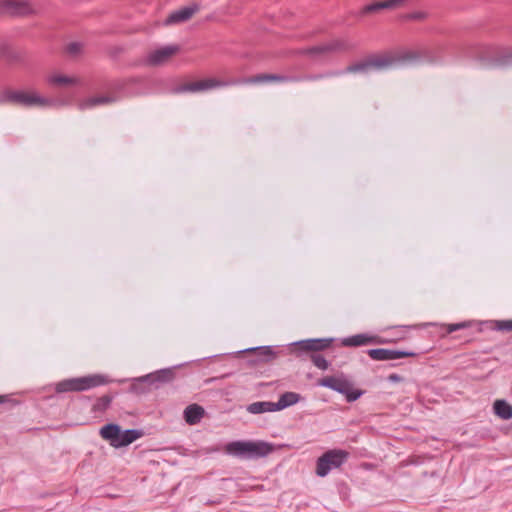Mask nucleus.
<instances>
[{"instance_id":"10","label":"nucleus","mask_w":512,"mask_h":512,"mask_svg":"<svg viewBox=\"0 0 512 512\" xmlns=\"http://www.w3.org/2000/svg\"><path fill=\"white\" fill-rule=\"evenodd\" d=\"M228 82H224L221 80H217L215 78H207L194 82H187L177 85L172 89L174 94H182V93H198L202 91H207L213 88L223 87L228 85Z\"/></svg>"},{"instance_id":"2","label":"nucleus","mask_w":512,"mask_h":512,"mask_svg":"<svg viewBox=\"0 0 512 512\" xmlns=\"http://www.w3.org/2000/svg\"><path fill=\"white\" fill-rule=\"evenodd\" d=\"M334 342V338H310L290 343L287 350L296 358L301 360L308 358L318 369L327 370L330 363L319 352L327 350Z\"/></svg>"},{"instance_id":"31","label":"nucleus","mask_w":512,"mask_h":512,"mask_svg":"<svg viewBox=\"0 0 512 512\" xmlns=\"http://www.w3.org/2000/svg\"><path fill=\"white\" fill-rule=\"evenodd\" d=\"M83 45L79 42H71L66 47V52L72 56H76L82 51Z\"/></svg>"},{"instance_id":"27","label":"nucleus","mask_w":512,"mask_h":512,"mask_svg":"<svg viewBox=\"0 0 512 512\" xmlns=\"http://www.w3.org/2000/svg\"><path fill=\"white\" fill-rule=\"evenodd\" d=\"M114 101V98L109 96H95L90 97L81 104V109L94 107L96 105L108 104Z\"/></svg>"},{"instance_id":"11","label":"nucleus","mask_w":512,"mask_h":512,"mask_svg":"<svg viewBox=\"0 0 512 512\" xmlns=\"http://www.w3.org/2000/svg\"><path fill=\"white\" fill-rule=\"evenodd\" d=\"M368 356L375 361H387L406 357H416L419 353L410 350L375 348L367 350Z\"/></svg>"},{"instance_id":"32","label":"nucleus","mask_w":512,"mask_h":512,"mask_svg":"<svg viewBox=\"0 0 512 512\" xmlns=\"http://www.w3.org/2000/svg\"><path fill=\"white\" fill-rule=\"evenodd\" d=\"M427 16V14L423 11H415V12H411V13H408L405 15V19L407 20H423L425 19Z\"/></svg>"},{"instance_id":"33","label":"nucleus","mask_w":512,"mask_h":512,"mask_svg":"<svg viewBox=\"0 0 512 512\" xmlns=\"http://www.w3.org/2000/svg\"><path fill=\"white\" fill-rule=\"evenodd\" d=\"M9 403L11 406L19 405V401L11 398L9 395H0V404Z\"/></svg>"},{"instance_id":"24","label":"nucleus","mask_w":512,"mask_h":512,"mask_svg":"<svg viewBox=\"0 0 512 512\" xmlns=\"http://www.w3.org/2000/svg\"><path fill=\"white\" fill-rule=\"evenodd\" d=\"M251 414H262L265 412H276L275 403L270 401H258L249 404L246 408Z\"/></svg>"},{"instance_id":"34","label":"nucleus","mask_w":512,"mask_h":512,"mask_svg":"<svg viewBox=\"0 0 512 512\" xmlns=\"http://www.w3.org/2000/svg\"><path fill=\"white\" fill-rule=\"evenodd\" d=\"M387 380L392 383H400L404 381V377L399 374L392 373L387 377Z\"/></svg>"},{"instance_id":"6","label":"nucleus","mask_w":512,"mask_h":512,"mask_svg":"<svg viewBox=\"0 0 512 512\" xmlns=\"http://www.w3.org/2000/svg\"><path fill=\"white\" fill-rule=\"evenodd\" d=\"M356 48L357 44L348 38H336L319 45L302 49L300 53L311 57H318L329 53H348L354 51Z\"/></svg>"},{"instance_id":"15","label":"nucleus","mask_w":512,"mask_h":512,"mask_svg":"<svg viewBox=\"0 0 512 512\" xmlns=\"http://www.w3.org/2000/svg\"><path fill=\"white\" fill-rule=\"evenodd\" d=\"M180 50L178 45H168L150 52L146 57V64L149 66H159L167 62L173 55Z\"/></svg>"},{"instance_id":"26","label":"nucleus","mask_w":512,"mask_h":512,"mask_svg":"<svg viewBox=\"0 0 512 512\" xmlns=\"http://www.w3.org/2000/svg\"><path fill=\"white\" fill-rule=\"evenodd\" d=\"M114 395L105 394L99 397L91 407V412L98 414L104 413L111 405Z\"/></svg>"},{"instance_id":"20","label":"nucleus","mask_w":512,"mask_h":512,"mask_svg":"<svg viewBox=\"0 0 512 512\" xmlns=\"http://www.w3.org/2000/svg\"><path fill=\"white\" fill-rule=\"evenodd\" d=\"M204 415V409L198 404H191L184 410V419L189 425L199 423Z\"/></svg>"},{"instance_id":"22","label":"nucleus","mask_w":512,"mask_h":512,"mask_svg":"<svg viewBox=\"0 0 512 512\" xmlns=\"http://www.w3.org/2000/svg\"><path fill=\"white\" fill-rule=\"evenodd\" d=\"M301 396L296 392H285L275 403V410L280 411L299 402Z\"/></svg>"},{"instance_id":"29","label":"nucleus","mask_w":512,"mask_h":512,"mask_svg":"<svg viewBox=\"0 0 512 512\" xmlns=\"http://www.w3.org/2000/svg\"><path fill=\"white\" fill-rule=\"evenodd\" d=\"M493 329L497 331H512V319L493 321Z\"/></svg>"},{"instance_id":"16","label":"nucleus","mask_w":512,"mask_h":512,"mask_svg":"<svg viewBox=\"0 0 512 512\" xmlns=\"http://www.w3.org/2000/svg\"><path fill=\"white\" fill-rule=\"evenodd\" d=\"M240 353L252 354L254 357L252 360H250L252 365H257L260 363H271L278 357L279 354V352L275 351L271 346L248 348L241 351Z\"/></svg>"},{"instance_id":"30","label":"nucleus","mask_w":512,"mask_h":512,"mask_svg":"<svg viewBox=\"0 0 512 512\" xmlns=\"http://www.w3.org/2000/svg\"><path fill=\"white\" fill-rule=\"evenodd\" d=\"M470 326L469 322H460V323H453V324H447L444 325L443 328L445 329V334H450L455 331L465 329Z\"/></svg>"},{"instance_id":"8","label":"nucleus","mask_w":512,"mask_h":512,"mask_svg":"<svg viewBox=\"0 0 512 512\" xmlns=\"http://www.w3.org/2000/svg\"><path fill=\"white\" fill-rule=\"evenodd\" d=\"M349 458V452L342 449H332L320 456L316 463V474L325 477L332 469L341 467Z\"/></svg>"},{"instance_id":"23","label":"nucleus","mask_w":512,"mask_h":512,"mask_svg":"<svg viewBox=\"0 0 512 512\" xmlns=\"http://www.w3.org/2000/svg\"><path fill=\"white\" fill-rule=\"evenodd\" d=\"M493 411L496 416L503 420H510L512 418V405L506 400L497 399L493 404Z\"/></svg>"},{"instance_id":"17","label":"nucleus","mask_w":512,"mask_h":512,"mask_svg":"<svg viewBox=\"0 0 512 512\" xmlns=\"http://www.w3.org/2000/svg\"><path fill=\"white\" fill-rule=\"evenodd\" d=\"M200 6L198 4H192L190 6L182 7L176 11H173L165 20L166 25H172L188 21L196 12H198Z\"/></svg>"},{"instance_id":"14","label":"nucleus","mask_w":512,"mask_h":512,"mask_svg":"<svg viewBox=\"0 0 512 512\" xmlns=\"http://www.w3.org/2000/svg\"><path fill=\"white\" fill-rule=\"evenodd\" d=\"M178 368V366H173L160 369L144 375L143 379L149 380V384L152 385L153 388L157 389L164 384L171 383L176 378V372Z\"/></svg>"},{"instance_id":"9","label":"nucleus","mask_w":512,"mask_h":512,"mask_svg":"<svg viewBox=\"0 0 512 512\" xmlns=\"http://www.w3.org/2000/svg\"><path fill=\"white\" fill-rule=\"evenodd\" d=\"M2 103H10L22 107L46 106L50 101L36 93L5 90L0 98Z\"/></svg>"},{"instance_id":"1","label":"nucleus","mask_w":512,"mask_h":512,"mask_svg":"<svg viewBox=\"0 0 512 512\" xmlns=\"http://www.w3.org/2000/svg\"><path fill=\"white\" fill-rule=\"evenodd\" d=\"M420 59V54L416 51H405L398 55L385 54L381 56L371 55L364 60L352 63L348 65L342 71H333L327 74H318V75H309L305 76L303 79L315 81L321 79L325 76H340L345 73H360V74H368L371 71H380L384 70L388 67H391L395 64H403V63H411ZM302 78L296 76H287L280 74H268L262 73L252 76L250 78L245 79L244 83L258 84V83H268V82H295L299 81Z\"/></svg>"},{"instance_id":"25","label":"nucleus","mask_w":512,"mask_h":512,"mask_svg":"<svg viewBox=\"0 0 512 512\" xmlns=\"http://www.w3.org/2000/svg\"><path fill=\"white\" fill-rule=\"evenodd\" d=\"M152 388L153 386L149 384V380L143 379V376H141L133 379L129 387V391L131 393L141 395L150 392Z\"/></svg>"},{"instance_id":"7","label":"nucleus","mask_w":512,"mask_h":512,"mask_svg":"<svg viewBox=\"0 0 512 512\" xmlns=\"http://www.w3.org/2000/svg\"><path fill=\"white\" fill-rule=\"evenodd\" d=\"M480 59L488 68H506L512 66V47L485 46Z\"/></svg>"},{"instance_id":"28","label":"nucleus","mask_w":512,"mask_h":512,"mask_svg":"<svg viewBox=\"0 0 512 512\" xmlns=\"http://www.w3.org/2000/svg\"><path fill=\"white\" fill-rule=\"evenodd\" d=\"M48 82L52 85L65 86L75 84L77 79L65 75H53L48 78Z\"/></svg>"},{"instance_id":"3","label":"nucleus","mask_w":512,"mask_h":512,"mask_svg":"<svg viewBox=\"0 0 512 512\" xmlns=\"http://www.w3.org/2000/svg\"><path fill=\"white\" fill-rule=\"evenodd\" d=\"M228 455L240 459H259L268 456L274 451V446L265 441H232L225 445Z\"/></svg>"},{"instance_id":"18","label":"nucleus","mask_w":512,"mask_h":512,"mask_svg":"<svg viewBox=\"0 0 512 512\" xmlns=\"http://www.w3.org/2000/svg\"><path fill=\"white\" fill-rule=\"evenodd\" d=\"M404 3H405V0H384V1L373 2V3L365 5L361 9L360 15L377 13L383 9H394L396 7L403 5Z\"/></svg>"},{"instance_id":"21","label":"nucleus","mask_w":512,"mask_h":512,"mask_svg":"<svg viewBox=\"0 0 512 512\" xmlns=\"http://www.w3.org/2000/svg\"><path fill=\"white\" fill-rule=\"evenodd\" d=\"M142 436H143V431L138 430V429L121 430L116 448L128 446L129 444L133 443L134 441L141 438Z\"/></svg>"},{"instance_id":"19","label":"nucleus","mask_w":512,"mask_h":512,"mask_svg":"<svg viewBox=\"0 0 512 512\" xmlns=\"http://www.w3.org/2000/svg\"><path fill=\"white\" fill-rule=\"evenodd\" d=\"M120 432L121 427L118 424L108 423L100 429L99 434L102 439L108 441L112 447L116 448Z\"/></svg>"},{"instance_id":"4","label":"nucleus","mask_w":512,"mask_h":512,"mask_svg":"<svg viewBox=\"0 0 512 512\" xmlns=\"http://www.w3.org/2000/svg\"><path fill=\"white\" fill-rule=\"evenodd\" d=\"M112 382L109 376L104 374H90L82 377L64 379L55 385L56 393L82 392L92 388L107 385Z\"/></svg>"},{"instance_id":"5","label":"nucleus","mask_w":512,"mask_h":512,"mask_svg":"<svg viewBox=\"0 0 512 512\" xmlns=\"http://www.w3.org/2000/svg\"><path fill=\"white\" fill-rule=\"evenodd\" d=\"M318 385L343 394L347 402L356 401L364 393V391L361 389H355L353 383L343 374L340 376H327L321 378L318 381Z\"/></svg>"},{"instance_id":"13","label":"nucleus","mask_w":512,"mask_h":512,"mask_svg":"<svg viewBox=\"0 0 512 512\" xmlns=\"http://www.w3.org/2000/svg\"><path fill=\"white\" fill-rule=\"evenodd\" d=\"M386 342V340L378 335L361 333L343 338L340 345L344 347H360L366 345H380Z\"/></svg>"},{"instance_id":"12","label":"nucleus","mask_w":512,"mask_h":512,"mask_svg":"<svg viewBox=\"0 0 512 512\" xmlns=\"http://www.w3.org/2000/svg\"><path fill=\"white\" fill-rule=\"evenodd\" d=\"M0 12L9 16H26L33 10L25 0H0Z\"/></svg>"}]
</instances>
